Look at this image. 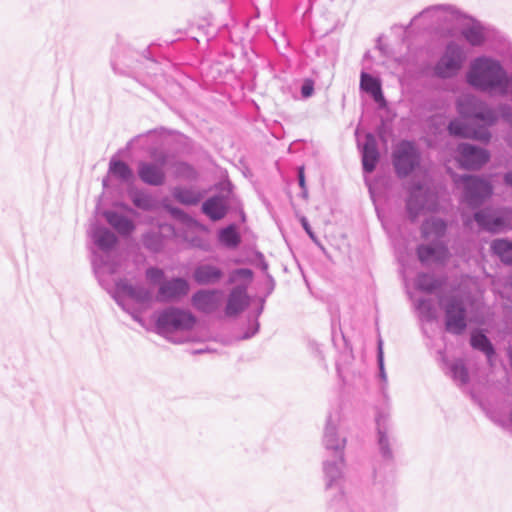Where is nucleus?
Returning a JSON list of instances; mask_svg holds the SVG:
<instances>
[{"instance_id": "nucleus-12", "label": "nucleus", "mask_w": 512, "mask_h": 512, "mask_svg": "<svg viewBox=\"0 0 512 512\" xmlns=\"http://www.w3.org/2000/svg\"><path fill=\"white\" fill-rule=\"evenodd\" d=\"M248 305L249 297L246 290L242 287H235L228 296L225 314L229 317L235 316L241 313Z\"/></svg>"}, {"instance_id": "nucleus-14", "label": "nucleus", "mask_w": 512, "mask_h": 512, "mask_svg": "<svg viewBox=\"0 0 512 512\" xmlns=\"http://www.w3.org/2000/svg\"><path fill=\"white\" fill-rule=\"evenodd\" d=\"M188 291V282L184 279L177 278L162 284L159 289V295L163 300H171L186 295Z\"/></svg>"}, {"instance_id": "nucleus-34", "label": "nucleus", "mask_w": 512, "mask_h": 512, "mask_svg": "<svg viewBox=\"0 0 512 512\" xmlns=\"http://www.w3.org/2000/svg\"><path fill=\"white\" fill-rule=\"evenodd\" d=\"M134 204L143 209H148L150 207V201L146 196L135 197Z\"/></svg>"}, {"instance_id": "nucleus-33", "label": "nucleus", "mask_w": 512, "mask_h": 512, "mask_svg": "<svg viewBox=\"0 0 512 512\" xmlns=\"http://www.w3.org/2000/svg\"><path fill=\"white\" fill-rule=\"evenodd\" d=\"M454 375L459 377L462 382H466L468 379V373L463 366H455L453 368Z\"/></svg>"}, {"instance_id": "nucleus-27", "label": "nucleus", "mask_w": 512, "mask_h": 512, "mask_svg": "<svg viewBox=\"0 0 512 512\" xmlns=\"http://www.w3.org/2000/svg\"><path fill=\"white\" fill-rule=\"evenodd\" d=\"M95 241L99 247L107 249L116 243V237L107 229H99L95 233Z\"/></svg>"}, {"instance_id": "nucleus-1", "label": "nucleus", "mask_w": 512, "mask_h": 512, "mask_svg": "<svg viewBox=\"0 0 512 512\" xmlns=\"http://www.w3.org/2000/svg\"><path fill=\"white\" fill-rule=\"evenodd\" d=\"M458 111L462 116L469 119V124L462 125L459 121H452L449 124L450 134L485 142L490 139L487 127L495 121V116L491 110L487 109L474 97L467 95L458 102Z\"/></svg>"}, {"instance_id": "nucleus-25", "label": "nucleus", "mask_w": 512, "mask_h": 512, "mask_svg": "<svg viewBox=\"0 0 512 512\" xmlns=\"http://www.w3.org/2000/svg\"><path fill=\"white\" fill-rule=\"evenodd\" d=\"M110 171L114 176L125 181H129L133 178L132 170L122 161L111 162Z\"/></svg>"}, {"instance_id": "nucleus-11", "label": "nucleus", "mask_w": 512, "mask_h": 512, "mask_svg": "<svg viewBox=\"0 0 512 512\" xmlns=\"http://www.w3.org/2000/svg\"><path fill=\"white\" fill-rule=\"evenodd\" d=\"M434 205L433 195L417 186L412 189L407 202L408 212L411 218H415L419 211L430 210Z\"/></svg>"}, {"instance_id": "nucleus-5", "label": "nucleus", "mask_w": 512, "mask_h": 512, "mask_svg": "<svg viewBox=\"0 0 512 512\" xmlns=\"http://www.w3.org/2000/svg\"><path fill=\"white\" fill-rule=\"evenodd\" d=\"M393 163L398 175H408L419 163V154L414 145L406 141L399 143L393 153Z\"/></svg>"}, {"instance_id": "nucleus-39", "label": "nucleus", "mask_w": 512, "mask_h": 512, "mask_svg": "<svg viewBox=\"0 0 512 512\" xmlns=\"http://www.w3.org/2000/svg\"><path fill=\"white\" fill-rule=\"evenodd\" d=\"M304 227H305L306 231L309 232L308 225L306 223H304Z\"/></svg>"}, {"instance_id": "nucleus-10", "label": "nucleus", "mask_w": 512, "mask_h": 512, "mask_svg": "<svg viewBox=\"0 0 512 512\" xmlns=\"http://www.w3.org/2000/svg\"><path fill=\"white\" fill-rule=\"evenodd\" d=\"M165 156L161 155L157 163L141 162L138 168V175L140 179L150 185H161L164 183L165 174L163 167L165 165Z\"/></svg>"}, {"instance_id": "nucleus-4", "label": "nucleus", "mask_w": 512, "mask_h": 512, "mask_svg": "<svg viewBox=\"0 0 512 512\" xmlns=\"http://www.w3.org/2000/svg\"><path fill=\"white\" fill-rule=\"evenodd\" d=\"M196 318L194 315L185 310L170 308L163 311L158 319L157 325L165 330H189L194 327Z\"/></svg>"}, {"instance_id": "nucleus-32", "label": "nucleus", "mask_w": 512, "mask_h": 512, "mask_svg": "<svg viewBox=\"0 0 512 512\" xmlns=\"http://www.w3.org/2000/svg\"><path fill=\"white\" fill-rule=\"evenodd\" d=\"M146 275L150 281L156 282L162 279L163 271L157 268H150L147 270Z\"/></svg>"}, {"instance_id": "nucleus-8", "label": "nucleus", "mask_w": 512, "mask_h": 512, "mask_svg": "<svg viewBox=\"0 0 512 512\" xmlns=\"http://www.w3.org/2000/svg\"><path fill=\"white\" fill-rule=\"evenodd\" d=\"M458 149V162L463 168L471 170L479 169L489 160V154L484 149L476 148L469 144H462Z\"/></svg>"}, {"instance_id": "nucleus-23", "label": "nucleus", "mask_w": 512, "mask_h": 512, "mask_svg": "<svg viewBox=\"0 0 512 512\" xmlns=\"http://www.w3.org/2000/svg\"><path fill=\"white\" fill-rule=\"evenodd\" d=\"M492 249L505 263H512V243L505 240H496L492 243Z\"/></svg>"}, {"instance_id": "nucleus-16", "label": "nucleus", "mask_w": 512, "mask_h": 512, "mask_svg": "<svg viewBox=\"0 0 512 512\" xmlns=\"http://www.w3.org/2000/svg\"><path fill=\"white\" fill-rule=\"evenodd\" d=\"M475 220L480 227L489 231H497L505 225L508 216H498L489 210H485L475 213Z\"/></svg>"}, {"instance_id": "nucleus-37", "label": "nucleus", "mask_w": 512, "mask_h": 512, "mask_svg": "<svg viewBox=\"0 0 512 512\" xmlns=\"http://www.w3.org/2000/svg\"><path fill=\"white\" fill-rule=\"evenodd\" d=\"M504 181L507 185L511 186L512 187V171L511 172H508L505 176H504Z\"/></svg>"}, {"instance_id": "nucleus-21", "label": "nucleus", "mask_w": 512, "mask_h": 512, "mask_svg": "<svg viewBox=\"0 0 512 512\" xmlns=\"http://www.w3.org/2000/svg\"><path fill=\"white\" fill-rule=\"evenodd\" d=\"M105 217L109 224L113 226L119 233L129 234L134 229V226L130 220L114 212H106Z\"/></svg>"}, {"instance_id": "nucleus-18", "label": "nucleus", "mask_w": 512, "mask_h": 512, "mask_svg": "<svg viewBox=\"0 0 512 512\" xmlns=\"http://www.w3.org/2000/svg\"><path fill=\"white\" fill-rule=\"evenodd\" d=\"M202 210L210 219L216 221L225 216L227 206L222 197H213L203 203Z\"/></svg>"}, {"instance_id": "nucleus-26", "label": "nucleus", "mask_w": 512, "mask_h": 512, "mask_svg": "<svg viewBox=\"0 0 512 512\" xmlns=\"http://www.w3.org/2000/svg\"><path fill=\"white\" fill-rule=\"evenodd\" d=\"M219 238L221 243L227 247H236L240 242L239 235L236 229L232 226L223 229L220 232Z\"/></svg>"}, {"instance_id": "nucleus-2", "label": "nucleus", "mask_w": 512, "mask_h": 512, "mask_svg": "<svg viewBox=\"0 0 512 512\" xmlns=\"http://www.w3.org/2000/svg\"><path fill=\"white\" fill-rule=\"evenodd\" d=\"M469 83L482 90L501 88L512 95V77L507 78L500 64L487 58L473 62L468 75Z\"/></svg>"}, {"instance_id": "nucleus-3", "label": "nucleus", "mask_w": 512, "mask_h": 512, "mask_svg": "<svg viewBox=\"0 0 512 512\" xmlns=\"http://www.w3.org/2000/svg\"><path fill=\"white\" fill-rule=\"evenodd\" d=\"M454 182L463 188V201L470 207H476L483 200L492 194L491 185L479 178L465 176L459 179L455 178Z\"/></svg>"}, {"instance_id": "nucleus-28", "label": "nucleus", "mask_w": 512, "mask_h": 512, "mask_svg": "<svg viewBox=\"0 0 512 512\" xmlns=\"http://www.w3.org/2000/svg\"><path fill=\"white\" fill-rule=\"evenodd\" d=\"M176 200L183 204L191 205L196 204L200 200V196L190 190L175 189L173 193Z\"/></svg>"}, {"instance_id": "nucleus-24", "label": "nucleus", "mask_w": 512, "mask_h": 512, "mask_svg": "<svg viewBox=\"0 0 512 512\" xmlns=\"http://www.w3.org/2000/svg\"><path fill=\"white\" fill-rule=\"evenodd\" d=\"M471 345L473 348L483 351L488 356H490L494 353V350H493L492 345L489 342L488 338L480 332L472 333Z\"/></svg>"}, {"instance_id": "nucleus-20", "label": "nucleus", "mask_w": 512, "mask_h": 512, "mask_svg": "<svg viewBox=\"0 0 512 512\" xmlns=\"http://www.w3.org/2000/svg\"><path fill=\"white\" fill-rule=\"evenodd\" d=\"M360 87L369 93L375 101L383 99L380 81L365 72L361 74Z\"/></svg>"}, {"instance_id": "nucleus-31", "label": "nucleus", "mask_w": 512, "mask_h": 512, "mask_svg": "<svg viewBox=\"0 0 512 512\" xmlns=\"http://www.w3.org/2000/svg\"><path fill=\"white\" fill-rule=\"evenodd\" d=\"M314 82L311 79L304 80L301 88V94L304 98H308L313 94Z\"/></svg>"}, {"instance_id": "nucleus-7", "label": "nucleus", "mask_w": 512, "mask_h": 512, "mask_svg": "<svg viewBox=\"0 0 512 512\" xmlns=\"http://www.w3.org/2000/svg\"><path fill=\"white\" fill-rule=\"evenodd\" d=\"M463 61L464 55L461 48L455 44H450L437 63L435 73L443 78L451 77L460 70Z\"/></svg>"}, {"instance_id": "nucleus-22", "label": "nucleus", "mask_w": 512, "mask_h": 512, "mask_svg": "<svg viewBox=\"0 0 512 512\" xmlns=\"http://www.w3.org/2000/svg\"><path fill=\"white\" fill-rule=\"evenodd\" d=\"M446 225L440 219L427 220L422 227V234L424 238L440 237L444 234Z\"/></svg>"}, {"instance_id": "nucleus-35", "label": "nucleus", "mask_w": 512, "mask_h": 512, "mask_svg": "<svg viewBox=\"0 0 512 512\" xmlns=\"http://www.w3.org/2000/svg\"><path fill=\"white\" fill-rule=\"evenodd\" d=\"M429 277L427 275H423L419 278V286L427 291H430L435 288L434 284L428 283Z\"/></svg>"}, {"instance_id": "nucleus-19", "label": "nucleus", "mask_w": 512, "mask_h": 512, "mask_svg": "<svg viewBox=\"0 0 512 512\" xmlns=\"http://www.w3.org/2000/svg\"><path fill=\"white\" fill-rule=\"evenodd\" d=\"M461 34L465 40L473 46H479L486 40L484 27L474 21L468 24L467 27L462 30Z\"/></svg>"}, {"instance_id": "nucleus-9", "label": "nucleus", "mask_w": 512, "mask_h": 512, "mask_svg": "<svg viewBox=\"0 0 512 512\" xmlns=\"http://www.w3.org/2000/svg\"><path fill=\"white\" fill-rule=\"evenodd\" d=\"M192 305L198 311L210 314L218 310L222 303V293L219 290H200L192 296Z\"/></svg>"}, {"instance_id": "nucleus-36", "label": "nucleus", "mask_w": 512, "mask_h": 512, "mask_svg": "<svg viewBox=\"0 0 512 512\" xmlns=\"http://www.w3.org/2000/svg\"><path fill=\"white\" fill-rule=\"evenodd\" d=\"M298 178H299V184L300 186L303 188L304 185H305V178H304V168L301 167L299 169V175H298Z\"/></svg>"}, {"instance_id": "nucleus-29", "label": "nucleus", "mask_w": 512, "mask_h": 512, "mask_svg": "<svg viewBox=\"0 0 512 512\" xmlns=\"http://www.w3.org/2000/svg\"><path fill=\"white\" fill-rule=\"evenodd\" d=\"M253 279V272L247 268H241L234 270L230 275V282H237L239 280H243L247 283H250Z\"/></svg>"}, {"instance_id": "nucleus-15", "label": "nucleus", "mask_w": 512, "mask_h": 512, "mask_svg": "<svg viewBox=\"0 0 512 512\" xmlns=\"http://www.w3.org/2000/svg\"><path fill=\"white\" fill-rule=\"evenodd\" d=\"M379 159L377 143L373 135L368 134L363 147L362 163L366 172H372Z\"/></svg>"}, {"instance_id": "nucleus-38", "label": "nucleus", "mask_w": 512, "mask_h": 512, "mask_svg": "<svg viewBox=\"0 0 512 512\" xmlns=\"http://www.w3.org/2000/svg\"><path fill=\"white\" fill-rule=\"evenodd\" d=\"M170 211H171V213H172L175 217H178V218H183V217H184V214H183L180 210H178V209H176V208H175V209H171Z\"/></svg>"}, {"instance_id": "nucleus-17", "label": "nucleus", "mask_w": 512, "mask_h": 512, "mask_svg": "<svg viewBox=\"0 0 512 512\" xmlns=\"http://www.w3.org/2000/svg\"><path fill=\"white\" fill-rule=\"evenodd\" d=\"M418 256L421 262H444L448 258V250L443 245L420 246L418 248Z\"/></svg>"}, {"instance_id": "nucleus-13", "label": "nucleus", "mask_w": 512, "mask_h": 512, "mask_svg": "<svg viewBox=\"0 0 512 512\" xmlns=\"http://www.w3.org/2000/svg\"><path fill=\"white\" fill-rule=\"evenodd\" d=\"M222 277V270L211 264H201L195 268L193 273V278L199 285L216 284Z\"/></svg>"}, {"instance_id": "nucleus-6", "label": "nucleus", "mask_w": 512, "mask_h": 512, "mask_svg": "<svg viewBox=\"0 0 512 512\" xmlns=\"http://www.w3.org/2000/svg\"><path fill=\"white\" fill-rule=\"evenodd\" d=\"M445 328L448 332L456 335L462 334L466 327V314L463 302L458 299H451L444 307Z\"/></svg>"}, {"instance_id": "nucleus-30", "label": "nucleus", "mask_w": 512, "mask_h": 512, "mask_svg": "<svg viewBox=\"0 0 512 512\" xmlns=\"http://www.w3.org/2000/svg\"><path fill=\"white\" fill-rule=\"evenodd\" d=\"M124 291L132 298L138 301H144L149 298V293L146 290L138 289L130 285L124 286Z\"/></svg>"}]
</instances>
